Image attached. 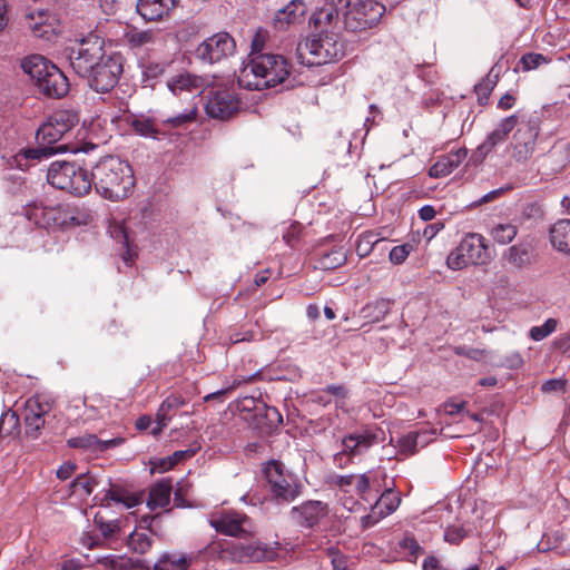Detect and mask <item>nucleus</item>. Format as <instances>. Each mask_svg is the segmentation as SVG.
Wrapping results in <instances>:
<instances>
[{
  "instance_id": "1",
  "label": "nucleus",
  "mask_w": 570,
  "mask_h": 570,
  "mask_svg": "<svg viewBox=\"0 0 570 570\" xmlns=\"http://www.w3.org/2000/svg\"><path fill=\"white\" fill-rule=\"evenodd\" d=\"M237 81L240 87L248 90H264L278 85L283 86V89H291L296 85L289 60L274 53L253 56L240 69Z\"/></svg>"
},
{
  "instance_id": "2",
  "label": "nucleus",
  "mask_w": 570,
  "mask_h": 570,
  "mask_svg": "<svg viewBox=\"0 0 570 570\" xmlns=\"http://www.w3.org/2000/svg\"><path fill=\"white\" fill-rule=\"evenodd\" d=\"M79 121L76 112L58 110L37 130L38 148H28L16 156L17 166L23 169L22 160H40L67 150L66 145L51 146L61 140Z\"/></svg>"
},
{
  "instance_id": "3",
  "label": "nucleus",
  "mask_w": 570,
  "mask_h": 570,
  "mask_svg": "<svg viewBox=\"0 0 570 570\" xmlns=\"http://www.w3.org/2000/svg\"><path fill=\"white\" fill-rule=\"evenodd\" d=\"M111 202L127 198L135 186L131 166L118 156L101 158L91 170V187Z\"/></svg>"
},
{
  "instance_id": "4",
  "label": "nucleus",
  "mask_w": 570,
  "mask_h": 570,
  "mask_svg": "<svg viewBox=\"0 0 570 570\" xmlns=\"http://www.w3.org/2000/svg\"><path fill=\"white\" fill-rule=\"evenodd\" d=\"M21 68L35 80L38 90L45 96L62 98L69 92L68 78L47 58L32 55L22 60Z\"/></svg>"
},
{
  "instance_id": "5",
  "label": "nucleus",
  "mask_w": 570,
  "mask_h": 570,
  "mask_svg": "<svg viewBox=\"0 0 570 570\" xmlns=\"http://www.w3.org/2000/svg\"><path fill=\"white\" fill-rule=\"evenodd\" d=\"M340 35L315 32L298 42L296 56L299 63L308 67L323 66L342 59L345 55Z\"/></svg>"
},
{
  "instance_id": "6",
  "label": "nucleus",
  "mask_w": 570,
  "mask_h": 570,
  "mask_svg": "<svg viewBox=\"0 0 570 570\" xmlns=\"http://www.w3.org/2000/svg\"><path fill=\"white\" fill-rule=\"evenodd\" d=\"M47 181L57 189L85 196L91 189V173L72 161H53L48 168Z\"/></svg>"
},
{
  "instance_id": "7",
  "label": "nucleus",
  "mask_w": 570,
  "mask_h": 570,
  "mask_svg": "<svg viewBox=\"0 0 570 570\" xmlns=\"http://www.w3.org/2000/svg\"><path fill=\"white\" fill-rule=\"evenodd\" d=\"M343 9V24L348 32H362L375 27L385 7L375 0H332Z\"/></svg>"
},
{
  "instance_id": "8",
  "label": "nucleus",
  "mask_w": 570,
  "mask_h": 570,
  "mask_svg": "<svg viewBox=\"0 0 570 570\" xmlns=\"http://www.w3.org/2000/svg\"><path fill=\"white\" fill-rule=\"evenodd\" d=\"M491 261L485 238L478 233L466 234L448 258L449 268L458 271L469 265H484Z\"/></svg>"
},
{
  "instance_id": "9",
  "label": "nucleus",
  "mask_w": 570,
  "mask_h": 570,
  "mask_svg": "<svg viewBox=\"0 0 570 570\" xmlns=\"http://www.w3.org/2000/svg\"><path fill=\"white\" fill-rule=\"evenodd\" d=\"M104 48L105 41L101 37L89 35L68 49L70 67L77 75L86 78L108 56Z\"/></svg>"
},
{
  "instance_id": "10",
  "label": "nucleus",
  "mask_w": 570,
  "mask_h": 570,
  "mask_svg": "<svg viewBox=\"0 0 570 570\" xmlns=\"http://www.w3.org/2000/svg\"><path fill=\"white\" fill-rule=\"evenodd\" d=\"M264 473L269 494L276 503L287 504L299 495L302 485L282 462H268Z\"/></svg>"
},
{
  "instance_id": "11",
  "label": "nucleus",
  "mask_w": 570,
  "mask_h": 570,
  "mask_svg": "<svg viewBox=\"0 0 570 570\" xmlns=\"http://www.w3.org/2000/svg\"><path fill=\"white\" fill-rule=\"evenodd\" d=\"M122 70V57L119 53H111L104 58L86 79L90 88L97 92L105 94L118 83Z\"/></svg>"
},
{
  "instance_id": "12",
  "label": "nucleus",
  "mask_w": 570,
  "mask_h": 570,
  "mask_svg": "<svg viewBox=\"0 0 570 570\" xmlns=\"http://www.w3.org/2000/svg\"><path fill=\"white\" fill-rule=\"evenodd\" d=\"M240 110L237 95L228 89H212L206 95L205 111L209 118L226 121L235 117Z\"/></svg>"
},
{
  "instance_id": "13",
  "label": "nucleus",
  "mask_w": 570,
  "mask_h": 570,
  "mask_svg": "<svg viewBox=\"0 0 570 570\" xmlns=\"http://www.w3.org/2000/svg\"><path fill=\"white\" fill-rule=\"evenodd\" d=\"M236 51V42L227 32H218L205 39L196 48V57L204 62L215 63L233 56Z\"/></svg>"
},
{
  "instance_id": "14",
  "label": "nucleus",
  "mask_w": 570,
  "mask_h": 570,
  "mask_svg": "<svg viewBox=\"0 0 570 570\" xmlns=\"http://www.w3.org/2000/svg\"><path fill=\"white\" fill-rule=\"evenodd\" d=\"M380 434L382 431L379 429H364L345 435L342 440L343 450L335 454L334 461L342 465V460L345 456L362 455L382 441Z\"/></svg>"
},
{
  "instance_id": "15",
  "label": "nucleus",
  "mask_w": 570,
  "mask_h": 570,
  "mask_svg": "<svg viewBox=\"0 0 570 570\" xmlns=\"http://www.w3.org/2000/svg\"><path fill=\"white\" fill-rule=\"evenodd\" d=\"M309 23L317 32L340 35L342 30H345L343 9H340L332 0H325L324 4L311 16Z\"/></svg>"
},
{
  "instance_id": "16",
  "label": "nucleus",
  "mask_w": 570,
  "mask_h": 570,
  "mask_svg": "<svg viewBox=\"0 0 570 570\" xmlns=\"http://www.w3.org/2000/svg\"><path fill=\"white\" fill-rule=\"evenodd\" d=\"M210 525L217 531L230 537H240L252 533V521L245 514L236 511H228L213 517Z\"/></svg>"
},
{
  "instance_id": "17",
  "label": "nucleus",
  "mask_w": 570,
  "mask_h": 570,
  "mask_svg": "<svg viewBox=\"0 0 570 570\" xmlns=\"http://www.w3.org/2000/svg\"><path fill=\"white\" fill-rule=\"evenodd\" d=\"M51 404L42 402L40 397H30L24 405V428L26 435L31 439H37L41 430L45 428V416L50 412Z\"/></svg>"
},
{
  "instance_id": "18",
  "label": "nucleus",
  "mask_w": 570,
  "mask_h": 570,
  "mask_svg": "<svg viewBox=\"0 0 570 570\" xmlns=\"http://www.w3.org/2000/svg\"><path fill=\"white\" fill-rule=\"evenodd\" d=\"M252 425L261 433L269 434L283 424V416L274 406L258 403L254 407V414L248 419Z\"/></svg>"
},
{
  "instance_id": "19",
  "label": "nucleus",
  "mask_w": 570,
  "mask_h": 570,
  "mask_svg": "<svg viewBox=\"0 0 570 570\" xmlns=\"http://www.w3.org/2000/svg\"><path fill=\"white\" fill-rule=\"evenodd\" d=\"M327 505L322 501H307L291 511L292 518L302 527L313 528L327 515Z\"/></svg>"
},
{
  "instance_id": "20",
  "label": "nucleus",
  "mask_w": 570,
  "mask_h": 570,
  "mask_svg": "<svg viewBox=\"0 0 570 570\" xmlns=\"http://www.w3.org/2000/svg\"><path fill=\"white\" fill-rule=\"evenodd\" d=\"M176 0H138L137 12L146 21L161 20L175 8Z\"/></svg>"
},
{
  "instance_id": "21",
  "label": "nucleus",
  "mask_w": 570,
  "mask_h": 570,
  "mask_svg": "<svg viewBox=\"0 0 570 570\" xmlns=\"http://www.w3.org/2000/svg\"><path fill=\"white\" fill-rule=\"evenodd\" d=\"M306 11L307 6L304 0H292L276 12L274 19L276 28L286 29L289 24L299 22Z\"/></svg>"
},
{
  "instance_id": "22",
  "label": "nucleus",
  "mask_w": 570,
  "mask_h": 570,
  "mask_svg": "<svg viewBox=\"0 0 570 570\" xmlns=\"http://www.w3.org/2000/svg\"><path fill=\"white\" fill-rule=\"evenodd\" d=\"M167 87L175 96H179L185 91L195 96L202 92L204 79L185 72L170 78L167 81Z\"/></svg>"
},
{
  "instance_id": "23",
  "label": "nucleus",
  "mask_w": 570,
  "mask_h": 570,
  "mask_svg": "<svg viewBox=\"0 0 570 570\" xmlns=\"http://www.w3.org/2000/svg\"><path fill=\"white\" fill-rule=\"evenodd\" d=\"M465 157V149H458L440 157L438 161L430 167L429 176L432 178L445 177L458 168Z\"/></svg>"
},
{
  "instance_id": "24",
  "label": "nucleus",
  "mask_w": 570,
  "mask_h": 570,
  "mask_svg": "<svg viewBox=\"0 0 570 570\" xmlns=\"http://www.w3.org/2000/svg\"><path fill=\"white\" fill-rule=\"evenodd\" d=\"M549 236L554 249L570 255V218L556 222L549 229Z\"/></svg>"
},
{
  "instance_id": "25",
  "label": "nucleus",
  "mask_w": 570,
  "mask_h": 570,
  "mask_svg": "<svg viewBox=\"0 0 570 570\" xmlns=\"http://www.w3.org/2000/svg\"><path fill=\"white\" fill-rule=\"evenodd\" d=\"M503 259L515 268H523L532 263V247L529 244H515L503 253Z\"/></svg>"
},
{
  "instance_id": "26",
  "label": "nucleus",
  "mask_w": 570,
  "mask_h": 570,
  "mask_svg": "<svg viewBox=\"0 0 570 570\" xmlns=\"http://www.w3.org/2000/svg\"><path fill=\"white\" fill-rule=\"evenodd\" d=\"M171 481L169 479H163L158 481L149 491V498L147 505L150 510L157 508H164L169 504Z\"/></svg>"
},
{
  "instance_id": "27",
  "label": "nucleus",
  "mask_w": 570,
  "mask_h": 570,
  "mask_svg": "<svg viewBox=\"0 0 570 570\" xmlns=\"http://www.w3.org/2000/svg\"><path fill=\"white\" fill-rule=\"evenodd\" d=\"M392 303L393 301L387 298L370 302L362 307L360 316L368 323H377L390 313Z\"/></svg>"
},
{
  "instance_id": "28",
  "label": "nucleus",
  "mask_w": 570,
  "mask_h": 570,
  "mask_svg": "<svg viewBox=\"0 0 570 570\" xmlns=\"http://www.w3.org/2000/svg\"><path fill=\"white\" fill-rule=\"evenodd\" d=\"M109 501L121 503L126 508H134L139 503V498L126 489L110 483V489L106 492L101 504L108 507Z\"/></svg>"
},
{
  "instance_id": "29",
  "label": "nucleus",
  "mask_w": 570,
  "mask_h": 570,
  "mask_svg": "<svg viewBox=\"0 0 570 570\" xmlns=\"http://www.w3.org/2000/svg\"><path fill=\"white\" fill-rule=\"evenodd\" d=\"M130 125L134 131L142 137L157 139L159 135H165V131L155 119L142 115L134 117Z\"/></svg>"
},
{
  "instance_id": "30",
  "label": "nucleus",
  "mask_w": 570,
  "mask_h": 570,
  "mask_svg": "<svg viewBox=\"0 0 570 570\" xmlns=\"http://www.w3.org/2000/svg\"><path fill=\"white\" fill-rule=\"evenodd\" d=\"M191 558L184 553H164L155 563L154 570H187Z\"/></svg>"
},
{
  "instance_id": "31",
  "label": "nucleus",
  "mask_w": 570,
  "mask_h": 570,
  "mask_svg": "<svg viewBox=\"0 0 570 570\" xmlns=\"http://www.w3.org/2000/svg\"><path fill=\"white\" fill-rule=\"evenodd\" d=\"M346 252L343 247L333 248L330 252L320 253L317 267L324 271L335 269L346 262Z\"/></svg>"
},
{
  "instance_id": "32",
  "label": "nucleus",
  "mask_w": 570,
  "mask_h": 570,
  "mask_svg": "<svg viewBox=\"0 0 570 570\" xmlns=\"http://www.w3.org/2000/svg\"><path fill=\"white\" fill-rule=\"evenodd\" d=\"M539 135V124L537 119H531L527 122L518 125V129L513 135V142L515 144H533L535 145Z\"/></svg>"
},
{
  "instance_id": "33",
  "label": "nucleus",
  "mask_w": 570,
  "mask_h": 570,
  "mask_svg": "<svg viewBox=\"0 0 570 570\" xmlns=\"http://www.w3.org/2000/svg\"><path fill=\"white\" fill-rule=\"evenodd\" d=\"M157 32L148 30L132 29L125 33V40L131 49H139L148 45L155 43Z\"/></svg>"
},
{
  "instance_id": "34",
  "label": "nucleus",
  "mask_w": 570,
  "mask_h": 570,
  "mask_svg": "<svg viewBox=\"0 0 570 570\" xmlns=\"http://www.w3.org/2000/svg\"><path fill=\"white\" fill-rule=\"evenodd\" d=\"M169 67V62H147L142 69V87L153 89L156 85V80L161 77Z\"/></svg>"
},
{
  "instance_id": "35",
  "label": "nucleus",
  "mask_w": 570,
  "mask_h": 570,
  "mask_svg": "<svg viewBox=\"0 0 570 570\" xmlns=\"http://www.w3.org/2000/svg\"><path fill=\"white\" fill-rule=\"evenodd\" d=\"M518 234V227L511 223L494 225L491 230V237L500 245L510 244Z\"/></svg>"
},
{
  "instance_id": "36",
  "label": "nucleus",
  "mask_w": 570,
  "mask_h": 570,
  "mask_svg": "<svg viewBox=\"0 0 570 570\" xmlns=\"http://www.w3.org/2000/svg\"><path fill=\"white\" fill-rule=\"evenodd\" d=\"M59 219V224L61 225L80 226L88 224L91 219V216L86 210H80L79 208H68L60 213Z\"/></svg>"
},
{
  "instance_id": "37",
  "label": "nucleus",
  "mask_w": 570,
  "mask_h": 570,
  "mask_svg": "<svg viewBox=\"0 0 570 570\" xmlns=\"http://www.w3.org/2000/svg\"><path fill=\"white\" fill-rule=\"evenodd\" d=\"M97 484L96 479L89 473L79 474L69 484L70 493L73 494L81 489L83 495L88 497L92 493L95 485Z\"/></svg>"
},
{
  "instance_id": "38",
  "label": "nucleus",
  "mask_w": 570,
  "mask_h": 570,
  "mask_svg": "<svg viewBox=\"0 0 570 570\" xmlns=\"http://www.w3.org/2000/svg\"><path fill=\"white\" fill-rule=\"evenodd\" d=\"M498 76H494V79L491 78L490 73L483 78L478 85L474 87V91L478 96V102L480 105H487L488 99L497 83Z\"/></svg>"
},
{
  "instance_id": "39",
  "label": "nucleus",
  "mask_w": 570,
  "mask_h": 570,
  "mask_svg": "<svg viewBox=\"0 0 570 570\" xmlns=\"http://www.w3.org/2000/svg\"><path fill=\"white\" fill-rule=\"evenodd\" d=\"M128 547L135 552L144 554L151 547V538L144 532H132L128 539Z\"/></svg>"
},
{
  "instance_id": "40",
  "label": "nucleus",
  "mask_w": 570,
  "mask_h": 570,
  "mask_svg": "<svg viewBox=\"0 0 570 570\" xmlns=\"http://www.w3.org/2000/svg\"><path fill=\"white\" fill-rule=\"evenodd\" d=\"M196 115H197V107H196V105H193L185 112H180L174 117H169V118L163 120V125L164 126L168 125L171 128H178L186 124L193 122L196 119Z\"/></svg>"
},
{
  "instance_id": "41",
  "label": "nucleus",
  "mask_w": 570,
  "mask_h": 570,
  "mask_svg": "<svg viewBox=\"0 0 570 570\" xmlns=\"http://www.w3.org/2000/svg\"><path fill=\"white\" fill-rule=\"evenodd\" d=\"M67 443L70 448L73 449H83L97 452V444H99V439L95 434H83L69 439Z\"/></svg>"
},
{
  "instance_id": "42",
  "label": "nucleus",
  "mask_w": 570,
  "mask_h": 570,
  "mask_svg": "<svg viewBox=\"0 0 570 570\" xmlns=\"http://www.w3.org/2000/svg\"><path fill=\"white\" fill-rule=\"evenodd\" d=\"M558 326V320L556 318H548L542 325L540 326H533L531 327L529 332V336L533 341H542L546 337H548L550 334H552Z\"/></svg>"
},
{
  "instance_id": "43",
  "label": "nucleus",
  "mask_w": 570,
  "mask_h": 570,
  "mask_svg": "<svg viewBox=\"0 0 570 570\" xmlns=\"http://www.w3.org/2000/svg\"><path fill=\"white\" fill-rule=\"evenodd\" d=\"M550 59L542 53H535V52H528L524 53L521 59L520 63L522 65L523 71H530L533 69H537L541 65L549 63Z\"/></svg>"
},
{
  "instance_id": "44",
  "label": "nucleus",
  "mask_w": 570,
  "mask_h": 570,
  "mask_svg": "<svg viewBox=\"0 0 570 570\" xmlns=\"http://www.w3.org/2000/svg\"><path fill=\"white\" fill-rule=\"evenodd\" d=\"M19 428V415L14 411H7L0 417V432L10 435Z\"/></svg>"
},
{
  "instance_id": "45",
  "label": "nucleus",
  "mask_w": 570,
  "mask_h": 570,
  "mask_svg": "<svg viewBox=\"0 0 570 570\" xmlns=\"http://www.w3.org/2000/svg\"><path fill=\"white\" fill-rule=\"evenodd\" d=\"M94 522L106 539L112 537L119 530L117 520L107 521L100 513H96Z\"/></svg>"
},
{
  "instance_id": "46",
  "label": "nucleus",
  "mask_w": 570,
  "mask_h": 570,
  "mask_svg": "<svg viewBox=\"0 0 570 570\" xmlns=\"http://www.w3.org/2000/svg\"><path fill=\"white\" fill-rule=\"evenodd\" d=\"M399 546L403 552L407 553V556L414 560L423 553V548L412 535H405L400 540Z\"/></svg>"
},
{
  "instance_id": "47",
  "label": "nucleus",
  "mask_w": 570,
  "mask_h": 570,
  "mask_svg": "<svg viewBox=\"0 0 570 570\" xmlns=\"http://www.w3.org/2000/svg\"><path fill=\"white\" fill-rule=\"evenodd\" d=\"M400 502L401 499L396 493L392 490H386L376 500V505H384L386 508V513L390 514L397 509Z\"/></svg>"
},
{
  "instance_id": "48",
  "label": "nucleus",
  "mask_w": 570,
  "mask_h": 570,
  "mask_svg": "<svg viewBox=\"0 0 570 570\" xmlns=\"http://www.w3.org/2000/svg\"><path fill=\"white\" fill-rule=\"evenodd\" d=\"M551 158L559 166L560 169L567 168L570 166V140L563 146L553 149L551 153Z\"/></svg>"
},
{
  "instance_id": "49",
  "label": "nucleus",
  "mask_w": 570,
  "mask_h": 570,
  "mask_svg": "<svg viewBox=\"0 0 570 570\" xmlns=\"http://www.w3.org/2000/svg\"><path fill=\"white\" fill-rule=\"evenodd\" d=\"M505 137H503L501 134H499L497 130H493L487 139L479 146L478 151L480 153L481 157L484 158L489 153L492 151V149L503 141Z\"/></svg>"
},
{
  "instance_id": "50",
  "label": "nucleus",
  "mask_w": 570,
  "mask_h": 570,
  "mask_svg": "<svg viewBox=\"0 0 570 570\" xmlns=\"http://www.w3.org/2000/svg\"><path fill=\"white\" fill-rule=\"evenodd\" d=\"M513 146V154L512 158L518 163H525L533 154L535 145L533 144H512Z\"/></svg>"
},
{
  "instance_id": "51",
  "label": "nucleus",
  "mask_w": 570,
  "mask_h": 570,
  "mask_svg": "<svg viewBox=\"0 0 570 570\" xmlns=\"http://www.w3.org/2000/svg\"><path fill=\"white\" fill-rule=\"evenodd\" d=\"M412 249H413V246L409 243L394 246L391 249L390 255H389L390 261L396 265L402 264L407 258V256L410 255Z\"/></svg>"
},
{
  "instance_id": "52",
  "label": "nucleus",
  "mask_w": 570,
  "mask_h": 570,
  "mask_svg": "<svg viewBox=\"0 0 570 570\" xmlns=\"http://www.w3.org/2000/svg\"><path fill=\"white\" fill-rule=\"evenodd\" d=\"M302 230H303L302 224H299L297 222L292 223L283 234L284 242L288 246L294 247L301 237Z\"/></svg>"
},
{
  "instance_id": "53",
  "label": "nucleus",
  "mask_w": 570,
  "mask_h": 570,
  "mask_svg": "<svg viewBox=\"0 0 570 570\" xmlns=\"http://www.w3.org/2000/svg\"><path fill=\"white\" fill-rule=\"evenodd\" d=\"M265 550L255 544L242 546V558H246L249 561H259L264 558Z\"/></svg>"
},
{
  "instance_id": "54",
  "label": "nucleus",
  "mask_w": 570,
  "mask_h": 570,
  "mask_svg": "<svg viewBox=\"0 0 570 570\" xmlns=\"http://www.w3.org/2000/svg\"><path fill=\"white\" fill-rule=\"evenodd\" d=\"M399 446L403 453L414 454L419 448L414 433L410 432L401 438Z\"/></svg>"
},
{
  "instance_id": "55",
  "label": "nucleus",
  "mask_w": 570,
  "mask_h": 570,
  "mask_svg": "<svg viewBox=\"0 0 570 570\" xmlns=\"http://www.w3.org/2000/svg\"><path fill=\"white\" fill-rule=\"evenodd\" d=\"M466 537L462 527H449L444 532V539L449 543L459 544Z\"/></svg>"
},
{
  "instance_id": "56",
  "label": "nucleus",
  "mask_w": 570,
  "mask_h": 570,
  "mask_svg": "<svg viewBox=\"0 0 570 570\" xmlns=\"http://www.w3.org/2000/svg\"><path fill=\"white\" fill-rule=\"evenodd\" d=\"M171 420V415L168 411H163V407L159 406L157 413H156V425L153 428L151 433L154 435L159 434L169 423Z\"/></svg>"
},
{
  "instance_id": "57",
  "label": "nucleus",
  "mask_w": 570,
  "mask_h": 570,
  "mask_svg": "<svg viewBox=\"0 0 570 570\" xmlns=\"http://www.w3.org/2000/svg\"><path fill=\"white\" fill-rule=\"evenodd\" d=\"M413 433L415 435L417 446L420 449H422V448L426 446L431 441L434 440L435 430L423 429V430H419V431H413Z\"/></svg>"
},
{
  "instance_id": "58",
  "label": "nucleus",
  "mask_w": 570,
  "mask_h": 570,
  "mask_svg": "<svg viewBox=\"0 0 570 570\" xmlns=\"http://www.w3.org/2000/svg\"><path fill=\"white\" fill-rule=\"evenodd\" d=\"M185 400L179 395H169L166 397L160 406L163 407V411H168L169 413L173 411L178 410L183 405H185Z\"/></svg>"
},
{
  "instance_id": "59",
  "label": "nucleus",
  "mask_w": 570,
  "mask_h": 570,
  "mask_svg": "<svg viewBox=\"0 0 570 570\" xmlns=\"http://www.w3.org/2000/svg\"><path fill=\"white\" fill-rule=\"evenodd\" d=\"M517 125H518V118H517V116L513 115V116L502 119L494 130H497L503 137H507Z\"/></svg>"
},
{
  "instance_id": "60",
  "label": "nucleus",
  "mask_w": 570,
  "mask_h": 570,
  "mask_svg": "<svg viewBox=\"0 0 570 570\" xmlns=\"http://www.w3.org/2000/svg\"><path fill=\"white\" fill-rule=\"evenodd\" d=\"M77 470V464L71 462V461H68V462H65L62 465H60V468L57 470V478L60 479L61 481H65L67 479H69L73 473L75 471Z\"/></svg>"
},
{
  "instance_id": "61",
  "label": "nucleus",
  "mask_w": 570,
  "mask_h": 570,
  "mask_svg": "<svg viewBox=\"0 0 570 570\" xmlns=\"http://www.w3.org/2000/svg\"><path fill=\"white\" fill-rule=\"evenodd\" d=\"M564 386H566L564 380L550 379L542 384L541 390L546 393L558 392V391L564 390Z\"/></svg>"
},
{
  "instance_id": "62",
  "label": "nucleus",
  "mask_w": 570,
  "mask_h": 570,
  "mask_svg": "<svg viewBox=\"0 0 570 570\" xmlns=\"http://www.w3.org/2000/svg\"><path fill=\"white\" fill-rule=\"evenodd\" d=\"M553 346L562 354L570 356V333L556 338L553 341Z\"/></svg>"
},
{
  "instance_id": "63",
  "label": "nucleus",
  "mask_w": 570,
  "mask_h": 570,
  "mask_svg": "<svg viewBox=\"0 0 570 570\" xmlns=\"http://www.w3.org/2000/svg\"><path fill=\"white\" fill-rule=\"evenodd\" d=\"M455 353L458 355H462L465 357H469L471 360L479 361L483 356V351L479 348H472V347H465V346H459L455 348Z\"/></svg>"
},
{
  "instance_id": "64",
  "label": "nucleus",
  "mask_w": 570,
  "mask_h": 570,
  "mask_svg": "<svg viewBox=\"0 0 570 570\" xmlns=\"http://www.w3.org/2000/svg\"><path fill=\"white\" fill-rule=\"evenodd\" d=\"M125 442L124 438H114L110 440H100L99 444H97V452H105L109 449H114L116 446L121 445Z\"/></svg>"
}]
</instances>
